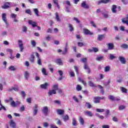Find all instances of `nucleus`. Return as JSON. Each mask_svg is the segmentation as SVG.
Masks as SVG:
<instances>
[{
	"label": "nucleus",
	"mask_w": 128,
	"mask_h": 128,
	"mask_svg": "<svg viewBox=\"0 0 128 128\" xmlns=\"http://www.w3.org/2000/svg\"><path fill=\"white\" fill-rule=\"evenodd\" d=\"M6 102H10V106H12V108H16V106H20V101H16L15 102L12 97H10L9 100H6Z\"/></svg>",
	"instance_id": "nucleus-1"
},
{
	"label": "nucleus",
	"mask_w": 128,
	"mask_h": 128,
	"mask_svg": "<svg viewBox=\"0 0 128 128\" xmlns=\"http://www.w3.org/2000/svg\"><path fill=\"white\" fill-rule=\"evenodd\" d=\"M2 20L6 24V28H8V22L6 20V14L4 13L2 14Z\"/></svg>",
	"instance_id": "nucleus-2"
},
{
	"label": "nucleus",
	"mask_w": 128,
	"mask_h": 128,
	"mask_svg": "<svg viewBox=\"0 0 128 128\" xmlns=\"http://www.w3.org/2000/svg\"><path fill=\"white\" fill-rule=\"evenodd\" d=\"M94 104H100V100H106V97H98L95 96L94 97Z\"/></svg>",
	"instance_id": "nucleus-3"
},
{
	"label": "nucleus",
	"mask_w": 128,
	"mask_h": 128,
	"mask_svg": "<svg viewBox=\"0 0 128 128\" xmlns=\"http://www.w3.org/2000/svg\"><path fill=\"white\" fill-rule=\"evenodd\" d=\"M33 110V116H36L38 114V106L36 104L34 106L32 107Z\"/></svg>",
	"instance_id": "nucleus-4"
},
{
	"label": "nucleus",
	"mask_w": 128,
	"mask_h": 128,
	"mask_svg": "<svg viewBox=\"0 0 128 128\" xmlns=\"http://www.w3.org/2000/svg\"><path fill=\"white\" fill-rule=\"evenodd\" d=\"M81 6L82 8H84L85 10H88V8H90V5H88L86 3V1H84L81 4Z\"/></svg>",
	"instance_id": "nucleus-5"
},
{
	"label": "nucleus",
	"mask_w": 128,
	"mask_h": 128,
	"mask_svg": "<svg viewBox=\"0 0 128 128\" xmlns=\"http://www.w3.org/2000/svg\"><path fill=\"white\" fill-rule=\"evenodd\" d=\"M83 32H84V34H86V36H88V34L90 36H92V34H94V33L92 32H91L90 31V30H88V29L84 28L83 30Z\"/></svg>",
	"instance_id": "nucleus-6"
},
{
	"label": "nucleus",
	"mask_w": 128,
	"mask_h": 128,
	"mask_svg": "<svg viewBox=\"0 0 128 128\" xmlns=\"http://www.w3.org/2000/svg\"><path fill=\"white\" fill-rule=\"evenodd\" d=\"M42 112L45 116H48V108L47 106L43 107Z\"/></svg>",
	"instance_id": "nucleus-7"
},
{
	"label": "nucleus",
	"mask_w": 128,
	"mask_h": 128,
	"mask_svg": "<svg viewBox=\"0 0 128 128\" xmlns=\"http://www.w3.org/2000/svg\"><path fill=\"white\" fill-rule=\"evenodd\" d=\"M118 60L120 62L121 64H126V58H124L122 56H120L118 57Z\"/></svg>",
	"instance_id": "nucleus-8"
},
{
	"label": "nucleus",
	"mask_w": 128,
	"mask_h": 128,
	"mask_svg": "<svg viewBox=\"0 0 128 128\" xmlns=\"http://www.w3.org/2000/svg\"><path fill=\"white\" fill-rule=\"evenodd\" d=\"M52 94H56V90H49L48 92V96H52Z\"/></svg>",
	"instance_id": "nucleus-9"
},
{
	"label": "nucleus",
	"mask_w": 128,
	"mask_h": 128,
	"mask_svg": "<svg viewBox=\"0 0 128 128\" xmlns=\"http://www.w3.org/2000/svg\"><path fill=\"white\" fill-rule=\"evenodd\" d=\"M54 62L59 66H62V58H58L55 60Z\"/></svg>",
	"instance_id": "nucleus-10"
},
{
	"label": "nucleus",
	"mask_w": 128,
	"mask_h": 128,
	"mask_svg": "<svg viewBox=\"0 0 128 128\" xmlns=\"http://www.w3.org/2000/svg\"><path fill=\"white\" fill-rule=\"evenodd\" d=\"M122 24H126L128 26V14L126 18H124L122 19Z\"/></svg>",
	"instance_id": "nucleus-11"
},
{
	"label": "nucleus",
	"mask_w": 128,
	"mask_h": 128,
	"mask_svg": "<svg viewBox=\"0 0 128 128\" xmlns=\"http://www.w3.org/2000/svg\"><path fill=\"white\" fill-rule=\"evenodd\" d=\"M28 22L30 26H32V28H36V26H37L36 22L32 21V20H29Z\"/></svg>",
	"instance_id": "nucleus-12"
},
{
	"label": "nucleus",
	"mask_w": 128,
	"mask_h": 128,
	"mask_svg": "<svg viewBox=\"0 0 128 128\" xmlns=\"http://www.w3.org/2000/svg\"><path fill=\"white\" fill-rule=\"evenodd\" d=\"M106 38V34H98L97 40H100V42L102 40L103 38Z\"/></svg>",
	"instance_id": "nucleus-13"
},
{
	"label": "nucleus",
	"mask_w": 128,
	"mask_h": 128,
	"mask_svg": "<svg viewBox=\"0 0 128 128\" xmlns=\"http://www.w3.org/2000/svg\"><path fill=\"white\" fill-rule=\"evenodd\" d=\"M34 52H32L31 55L30 57L29 58V60L30 62H32V64H34Z\"/></svg>",
	"instance_id": "nucleus-14"
},
{
	"label": "nucleus",
	"mask_w": 128,
	"mask_h": 128,
	"mask_svg": "<svg viewBox=\"0 0 128 128\" xmlns=\"http://www.w3.org/2000/svg\"><path fill=\"white\" fill-rule=\"evenodd\" d=\"M48 84L45 82L44 84H40V87L44 90H46L48 88Z\"/></svg>",
	"instance_id": "nucleus-15"
},
{
	"label": "nucleus",
	"mask_w": 128,
	"mask_h": 128,
	"mask_svg": "<svg viewBox=\"0 0 128 128\" xmlns=\"http://www.w3.org/2000/svg\"><path fill=\"white\" fill-rule=\"evenodd\" d=\"M84 114L86 116H94V114L92 113V112L90 111H84Z\"/></svg>",
	"instance_id": "nucleus-16"
},
{
	"label": "nucleus",
	"mask_w": 128,
	"mask_h": 128,
	"mask_svg": "<svg viewBox=\"0 0 128 128\" xmlns=\"http://www.w3.org/2000/svg\"><path fill=\"white\" fill-rule=\"evenodd\" d=\"M24 76L26 80H28V78H30V73L28 71H26L24 74Z\"/></svg>",
	"instance_id": "nucleus-17"
},
{
	"label": "nucleus",
	"mask_w": 128,
	"mask_h": 128,
	"mask_svg": "<svg viewBox=\"0 0 128 128\" xmlns=\"http://www.w3.org/2000/svg\"><path fill=\"white\" fill-rule=\"evenodd\" d=\"M107 46H108V49L110 50H114V44L112 43H108L107 44Z\"/></svg>",
	"instance_id": "nucleus-18"
},
{
	"label": "nucleus",
	"mask_w": 128,
	"mask_h": 128,
	"mask_svg": "<svg viewBox=\"0 0 128 128\" xmlns=\"http://www.w3.org/2000/svg\"><path fill=\"white\" fill-rule=\"evenodd\" d=\"M57 113H58V114H60V116H62V114H64V110L58 109L57 110Z\"/></svg>",
	"instance_id": "nucleus-19"
},
{
	"label": "nucleus",
	"mask_w": 128,
	"mask_h": 128,
	"mask_svg": "<svg viewBox=\"0 0 128 128\" xmlns=\"http://www.w3.org/2000/svg\"><path fill=\"white\" fill-rule=\"evenodd\" d=\"M8 90L9 92H12V90H14L15 92H18V87H13L12 88H9Z\"/></svg>",
	"instance_id": "nucleus-20"
},
{
	"label": "nucleus",
	"mask_w": 128,
	"mask_h": 128,
	"mask_svg": "<svg viewBox=\"0 0 128 128\" xmlns=\"http://www.w3.org/2000/svg\"><path fill=\"white\" fill-rule=\"evenodd\" d=\"M84 70H88V74H90V68L88 66V64H86V63H85L84 64Z\"/></svg>",
	"instance_id": "nucleus-21"
},
{
	"label": "nucleus",
	"mask_w": 128,
	"mask_h": 128,
	"mask_svg": "<svg viewBox=\"0 0 128 128\" xmlns=\"http://www.w3.org/2000/svg\"><path fill=\"white\" fill-rule=\"evenodd\" d=\"M79 121H80V124L82 126H84V118H82V116H80Z\"/></svg>",
	"instance_id": "nucleus-22"
},
{
	"label": "nucleus",
	"mask_w": 128,
	"mask_h": 128,
	"mask_svg": "<svg viewBox=\"0 0 128 128\" xmlns=\"http://www.w3.org/2000/svg\"><path fill=\"white\" fill-rule=\"evenodd\" d=\"M116 5H112V11L113 14H116Z\"/></svg>",
	"instance_id": "nucleus-23"
},
{
	"label": "nucleus",
	"mask_w": 128,
	"mask_h": 128,
	"mask_svg": "<svg viewBox=\"0 0 128 128\" xmlns=\"http://www.w3.org/2000/svg\"><path fill=\"white\" fill-rule=\"evenodd\" d=\"M10 2H6L4 4V6H2L3 8H10Z\"/></svg>",
	"instance_id": "nucleus-24"
},
{
	"label": "nucleus",
	"mask_w": 128,
	"mask_h": 128,
	"mask_svg": "<svg viewBox=\"0 0 128 128\" xmlns=\"http://www.w3.org/2000/svg\"><path fill=\"white\" fill-rule=\"evenodd\" d=\"M10 128H16V123L12 120H10Z\"/></svg>",
	"instance_id": "nucleus-25"
},
{
	"label": "nucleus",
	"mask_w": 128,
	"mask_h": 128,
	"mask_svg": "<svg viewBox=\"0 0 128 128\" xmlns=\"http://www.w3.org/2000/svg\"><path fill=\"white\" fill-rule=\"evenodd\" d=\"M85 106H86L88 108H92V106L90 104V103L88 102H86V103L85 104Z\"/></svg>",
	"instance_id": "nucleus-26"
},
{
	"label": "nucleus",
	"mask_w": 128,
	"mask_h": 128,
	"mask_svg": "<svg viewBox=\"0 0 128 128\" xmlns=\"http://www.w3.org/2000/svg\"><path fill=\"white\" fill-rule=\"evenodd\" d=\"M52 90H55L56 92V90H58V84H56L53 85L52 86Z\"/></svg>",
	"instance_id": "nucleus-27"
},
{
	"label": "nucleus",
	"mask_w": 128,
	"mask_h": 128,
	"mask_svg": "<svg viewBox=\"0 0 128 128\" xmlns=\"http://www.w3.org/2000/svg\"><path fill=\"white\" fill-rule=\"evenodd\" d=\"M55 18L57 22H60V16H58V14L56 12L55 14Z\"/></svg>",
	"instance_id": "nucleus-28"
},
{
	"label": "nucleus",
	"mask_w": 128,
	"mask_h": 128,
	"mask_svg": "<svg viewBox=\"0 0 128 128\" xmlns=\"http://www.w3.org/2000/svg\"><path fill=\"white\" fill-rule=\"evenodd\" d=\"M33 10L36 16H40V14H38V8H34Z\"/></svg>",
	"instance_id": "nucleus-29"
},
{
	"label": "nucleus",
	"mask_w": 128,
	"mask_h": 128,
	"mask_svg": "<svg viewBox=\"0 0 128 128\" xmlns=\"http://www.w3.org/2000/svg\"><path fill=\"white\" fill-rule=\"evenodd\" d=\"M104 60V56H100L96 58V60L98 62H100V60Z\"/></svg>",
	"instance_id": "nucleus-30"
},
{
	"label": "nucleus",
	"mask_w": 128,
	"mask_h": 128,
	"mask_svg": "<svg viewBox=\"0 0 128 128\" xmlns=\"http://www.w3.org/2000/svg\"><path fill=\"white\" fill-rule=\"evenodd\" d=\"M108 98H109V100H112V101H114L116 100V98H114V96H108Z\"/></svg>",
	"instance_id": "nucleus-31"
},
{
	"label": "nucleus",
	"mask_w": 128,
	"mask_h": 128,
	"mask_svg": "<svg viewBox=\"0 0 128 128\" xmlns=\"http://www.w3.org/2000/svg\"><path fill=\"white\" fill-rule=\"evenodd\" d=\"M22 28V32H28V28L26 26H23Z\"/></svg>",
	"instance_id": "nucleus-32"
},
{
	"label": "nucleus",
	"mask_w": 128,
	"mask_h": 128,
	"mask_svg": "<svg viewBox=\"0 0 128 128\" xmlns=\"http://www.w3.org/2000/svg\"><path fill=\"white\" fill-rule=\"evenodd\" d=\"M37 64H38V66H42V58H37Z\"/></svg>",
	"instance_id": "nucleus-33"
},
{
	"label": "nucleus",
	"mask_w": 128,
	"mask_h": 128,
	"mask_svg": "<svg viewBox=\"0 0 128 128\" xmlns=\"http://www.w3.org/2000/svg\"><path fill=\"white\" fill-rule=\"evenodd\" d=\"M110 66H106L104 68V72H110Z\"/></svg>",
	"instance_id": "nucleus-34"
},
{
	"label": "nucleus",
	"mask_w": 128,
	"mask_h": 128,
	"mask_svg": "<svg viewBox=\"0 0 128 128\" xmlns=\"http://www.w3.org/2000/svg\"><path fill=\"white\" fill-rule=\"evenodd\" d=\"M69 120V117L68 116L66 115L64 118H63V120L64 122H68Z\"/></svg>",
	"instance_id": "nucleus-35"
},
{
	"label": "nucleus",
	"mask_w": 128,
	"mask_h": 128,
	"mask_svg": "<svg viewBox=\"0 0 128 128\" xmlns=\"http://www.w3.org/2000/svg\"><path fill=\"white\" fill-rule=\"evenodd\" d=\"M42 72L44 74V76H48V74L46 73V68H42Z\"/></svg>",
	"instance_id": "nucleus-36"
},
{
	"label": "nucleus",
	"mask_w": 128,
	"mask_h": 128,
	"mask_svg": "<svg viewBox=\"0 0 128 128\" xmlns=\"http://www.w3.org/2000/svg\"><path fill=\"white\" fill-rule=\"evenodd\" d=\"M120 88L121 89V90L122 92L126 94V92H128V90H126V88H125L120 87Z\"/></svg>",
	"instance_id": "nucleus-37"
},
{
	"label": "nucleus",
	"mask_w": 128,
	"mask_h": 128,
	"mask_svg": "<svg viewBox=\"0 0 128 128\" xmlns=\"http://www.w3.org/2000/svg\"><path fill=\"white\" fill-rule=\"evenodd\" d=\"M19 46L20 48V52H22L24 50V44H19Z\"/></svg>",
	"instance_id": "nucleus-38"
},
{
	"label": "nucleus",
	"mask_w": 128,
	"mask_h": 128,
	"mask_svg": "<svg viewBox=\"0 0 128 128\" xmlns=\"http://www.w3.org/2000/svg\"><path fill=\"white\" fill-rule=\"evenodd\" d=\"M25 12L26 14H30V16H32V11L30 9H28L25 10Z\"/></svg>",
	"instance_id": "nucleus-39"
},
{
	"label": "nucleus",
	"mask_w": 128,
	"mask_h": 128,
	"mask_svg": "<svg viewBox=\"0 0 128 128\" xmlns=\"http://www.w3.org/2000/svg\"><path fill=\"white\" fill-rule=\"evenodd\" d=\"M124 108H126V106L124 105H120L118 108L120 110H124Z\"/></svg>",
	"instance_id": "nucleus-40"
},
{
	"label": "nucleus",
	"mask_w": 128,
	"mask_h": 128,
	"mask_svg": "<svg viewBox=\"0 0 128 128\" xmlns=\"http://www.w3.org/2000/svg\"><path fill=\"white\" fill-rule=\"evenodd\" d=\"M72 99L76 102H79L80 101L78 100V99L76 98V96H74L72 97Z\"/></svg>",
	"instance_id": "nucleus-41"
},
{
	"label": "nucleus",
	"mask_w": 128,
	"mask_h": 128,
	"mask_svg": "<svg viewBox=\"0 0 128 128\" xmlns=\"http://www.w3.org/2000/svg\"><path fill=\"white\" fill-rule=\"evenodd\" d=\"M120 48H122L126 49V48H128V45L126 44H122L121 45Z\"/></svg>",
	"instance_id": "nucleus-42"
},
{
	"label": "nucleus",
	"mask_w": 128,
	"mask_h": 128,
	"mask_svg": "<svg viewBox=\"0 0 128 128\" xmlns=\"http://www.w3.org/2000/svg\"><path fill=\"white\" fill-rule=\"evenodd\" d=\"M96 111L97 112H104V109L96 108Z\"/></svg>",
	"instance_id": "nucleus-43"
},
{
	"label": "nucleus",
	"mask_w": 128,
	"mask_h": 128,
	"mask_svg": "<svg viewBox=\"0 0 128 128\" xmlns=\"http://www.w3.org/2000/svg\"><path fill=\"white\" fill-rule=\"evenodd\" d=\"M68 28H69L70 30V32H73L74 28V27L72 26V24H69Z\"/></svg>",
	"instance_id": "nucleus-44"
},
{
	"label": "nucleus",
	"mask_w": 128,
	"mask_h": 128,
	"mask_svg": "<svg viewBox=\"0 0 128 128\" xmlns=\"http://www.w3.org/2000/svg\"><path fill=\"white\" fill-rule=\"evenodd\" d=\"M116 56L112 55V54H110V59L111 60H112L114 58H116Z\"/></svg>",
	"instance_id": "nucleus-45"
},
{
	"label": "nucleus",
	"mask_w": 128,
	"mask_h": 128,
	"mask_svg": "<svg viewBox=\"0 0 128 128\" xmlns=\"http://www.w3.org/2000/svg\"><path fill=\"white\" fill-rule=\"evenodd\" d=\"M31 44L33 48H34V46H36V41L34 40H32L31 42Z\"/></svg>",
	"instance_id": "nucleus-46"
},
{
	"label": "nucleus",
	"mask_w": 128,
	"mask_h": 128,
	"mask_svg": "<svg viewBox=\"0 0 128 128\" xmlns=\"http://www.w3.org/2000/svg\"><path fill=\"white\" fill-rule=\"evenodd\" d=\"M108 4V2L104 0H100L98 2V4Z\"/></svg>",
	"instance_id": "nucleus-47"
},
{
	"label": "nucleus",
	"mask_w": 128,
	"mask_h": 128,
	"mask_svg": "<svg viewBox=\"0 0 128 128\" xmlns=\"http://www.w3.org/2000/svg\"><path fill=\"white\" fill-rule=\"evenodd\" d=\"M76 90L78 92H80V90H82V86L80 85H77L76 87Z\"/></svg>",
	"instance_id": "nucleus-48"
},
{
	"label": "nucleus",
	"mask_w": 128,
	"mask_h": 128,
	"mask_svg": "<svg viewBox=\"0 0 128 128\" xmlns=\"http://www.w3.org/2000/svg\"><path fill=\"white\" fill-rule=\"evenodd\" d=\"M8 68L10 70H12L13 72L16 70V68L14 66H10Z\"/></svg>",
	"instance_id": "nucleus-49"
},
{
	"label": "nucleus",
	"mask_w": 128,
	"mask_h": 128,
	"mask_svg": "<svg viewBox=\"0 0 128 128\" xmlns=\"http://www.w3.org/2000/svg\"><path fill=\"white\" fill-rule=\"evenodd\" d=\"M72 126H76V120L75 118H74L72 119Z\"/></svg>",
	"instance_id": "nucleus-50"
},
{
	"label": "nucleus",
	"mask_w": 128,
	"mask_h": 128,
	"mask_svg": "<svg viewBox=\"0 0 128 128\" xmlns=\"http://www.w3.org/2000/svg\"><path fill=\"white\" fill-rule=\"evenodd\" d=\"M56 120H58L56 122L57 124H58L59 126H62V121L56 118Z\"/></svg>",
	"instance_id": "nucleus-51"
},
{
	"label": "nucleus",
	"mask_w": 128,
	"mask_h": 128,
	"mask_svg": "<svg viewBox=\"0 0 128 128\" xmlns=\"http://www.w3.org/2000/svg\"><path fill=\"white\" fill-rule=\"evenodd\" d=\"M86 58H82V59H81V61L82 62H84V64H86Z\"/></svg>",
	"instance_id": "nucleus-52"
},
{
	"label": "nucleus",
	"mask_w": 128,
	"mask_h": 128,
	"mask_svg": "<svg viewBox=\"0 0 128 128\" xmlns=\"http://www.w3.org/2000/svg\"><path fill=\"white\" fill-rule=\"evenodd\" d=\"M74 68L75 71L76 72V74H78V66H74Z\"/></svg>",
	"instance_id": "nucleus-53"
},
{
	"label": "nucleus",
	"mask_w": 128,
	"mask_h": 128,
	"mask_svg": "<svg viewBox=\"0 0 128 128\" xmlns=\"http://www.w3.org/2000/svg\"><path fill=\"white\" fill-rule=\"evenodd\" d=\"M121 2L124 4L126 5L128 4V0H121Z\"/></svg>",
	"instance_id": "nucleus-54"
},
{
	"label": "nucleus",
	"mask_w": 128,
	"mask_h": 128,
	"mask_svg": "<svg viewBox=\"0 0 128 128\" xmlns=\"http://www.w3.org/2000/svg\"><path fill=\"white\" fill-rule=\"evenodd\" d=\"M66 52H68V48L66 47L64 48V51H63L62 54H66Z\"/></svg>",
	"instance_id": "nucleus-55"
},
{
	"label": "nucleus",
	"mask_w": 128,
	"mask_h": 128,
	"mask_svg": "<svg viewBox=\"0 0 128 128\" xmlns=\"http://www.w3.org/2000/svg\"><path fill=\"white\" fill-rule=\"evenodd\" d=\"M26 108H24V106L22 105L20 108V112H24V110Z\"/></svg>",
	"instance_id": "nucleus-56"
},
{
	"label": "nucleus",
	"mask_w": 128,
	"mask_h": 128,
	"mask_svg": "<svg viewBox=\"0 0 128 128\" xmlns=\"http://www.w3.org/2000/svg\"><path fill=\"white\" fill-rule=\"evenodd\" d=\"M74 20L76 21V22L77 24H80V20H78V19L76 17L74 18Z\"/></svg>",
	"instance_id": "nucleus-57"
},
{
	"label": "nucleus",
	"mask_w": 128,
	"mask_h": 128,
	"mask_svg": "<svg viewBox=\"0 0 128 128\" xmlns=\"http://www.w3.org/2000/svg\"><path fill=\"white\" fill-rule=\"evenodd\" d=\"M8 34V32L6 31H3L2 33V36H6Z\"/></svg>",
	"instance_id": "nucleus-58"
},
{
	"label": "nucleus",
	"mask_w": 128,
	"mask_h": 128,
	"mask_svg": "<svg viewBox=\"0 0 128 128\" xmlns=\"http://www.w3.org/2000/svg\"><path fill=\"white\" fill-rule=\"evenodd\" d=\"M102 14L106 18H108V14L102 13Z\"/></svg>",
	"instance_id": "nucleus-59"
},
{
	"label": "nucleus",
	"mask_w": 128,
	"mask_h": 128,
	"mask_svg": "<svg viewBox=\"0 0 128 128\" xmlns=\"http://www.w3.org/2000/svg\"><path fill=\"white\" fill-rule=\"evenodd\" d=\"M78 46H84V43H82V42H78Z\"/></svg>",
	"instance_id": "nucleus-60"
},
{
	"label": "nucleus",
	"mask_w": 128,
	"mask_h": 128,
	"mask_svg": "<svg viewBox=\"0 0 128 128\" xmlns=\"http://www.w3.org/2000/svg\"><path fill=\"white\" fill-rule=\"evenodd\" d=\"M54 104H60V101L58 100H55L54 101Z\"/></svg>",
	"instance_id": "nucleus-61"
},
{
	"label": "nucleus",
	"mask_w": 128,
	"mask_h": 128,
	"mask_svg": "<svg viewBox=\"0 0 128 128\" xmlns=\"http://www.w3.org/2000/svg\"><path fill=\"white\" fill-rule=\"evenodd\" d=\"M89 86H94V84L92 81L89 82Z\"/></svg>",
	"instance_id": "nucleus-62"
},
{
	"label": "nucleus",
	"mask_w": 128,
	"mask_h": 128,
	"mask_svg": "<svg viewBox=\"0 0 128 128\" xmlns=\"http://www.w3.org/2000/svg\"><path fill=\"white\" fill-rule=\"evenodd\" d=\"M11 18H16V14L12 13L11 14Z\"/></svg>",
	"instance_id": "nucleus-63"
},
{
	"label": "nucleus",
	"mask_w": 128,
	"mask_h": 128,
	"mask_svg": "<svg viewBox=\"0 0 128 128\" xmlns=\"http://www.w3.org/2000/svg\"><path fill=\"white\" fill-rule=\"evenodd\" d=\"M102 128H110L109 125H103Z\"/></svg>",
	"instance_id": "nucleus-64"
}]
</instances>
